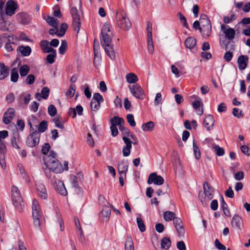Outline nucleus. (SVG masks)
Wrapping results in <instances>:
<instances>
[{
	"label": "nucleus",
	"instance_id": "obj_46",
	"mask_svg": "<svg viewBox=\"0 0 250 250\" xmlns=\"http://www.w3.org/2000/svg\"><path fill=\"white\" fill-rule=\"evenodd\" d=\"M50 53V54L47 56L46 60L49 64H52L55 62V58L56 56V51Z\"/></svg>",
	"mask_w": 250,
	"mask_h": 250
},
{
	"label": "nucleus",
	"instance_id": "obj_8",
	"mask_svg": "<svg viewBox=\"0 0 250 250\" xmlns=\"http://www.w3.org/2000/svg\"><path fill=\"white\" fill-rule=\"evenodd\" d=\"M40 134L35 131L29 135L26 140V144L30 147H33L38 145L40 142Z\"/></svg>",
	"mask_w": 250,
	"mask_h": 250
},
{
	"label": "nucleus",
	"instance_id": "obj_27",
	"mask_svg": "<svg viewBox=\"0 0 250 250\" xmlns=\"http://www.w3.org/2000/svg\"><path fill=\"white\" fill-rule=\"evenodd\" d=\"M46 22L50 26L57 28L59 24V21L50 16H46L44 18Z\"/></svg>",
	"mask_w": 250,
	"mask_h": 250
},
{
	"label": "nucleus",
	"instance_id": "obj_12",
	"mask_svg": "<svg viewBox=\"0 0 250 250\" xmlns=\"http://www.w3.org/2000/svg\"><path fill=\"white\" fill-rule=\"evenodd\" d=\"M18 5L15 1L9 0L6 4L5 12L8 16L13 15L18 8Z\"/></svg>",
	"mask_w": 250,
	"mask_h": 250
},
{
	"label": "nucleus",
	"instance_id": "obj_48",
	"mask_svg": "<svg viewBox=\"0 0 250 250\" xmlns=\"http://www.w3.org/2000/svg\"><path fill=\"white\" fill-rule=\"evenodd\" d=\"M137 223L140 230L141 232L145 231L146 230V227L141 218H137Z\"/></svg>",
	"mask_w": 250,
	"mask_h": 250
},
{
	"label": "nucleus",
	"instance_id": "obj_52",
	"mask_svg": "<svg viewBox=\"0 0 250 250\" xmlns=\"http://www.w3.org/2000/svg\"><path fill=\"white\" fill-rule=\"evenodd\" d=\"M94 51L95 56H98L100 54V45L98 41L95 39L93 43Z\"/></svg>",
	"mask_w": 250,
	"mask_h": 250
},
{
	"label": "nucleus",
	"instance_id": "obj_6",
	"mask_svg": "<svg viewBox=\"0 0 250 250\" xmlns=\"http://www.w3.org/2000/svg\"><path fill=\"white\" fill-rule=\"evenodd\" d=\"M70 14L72 18L73 29L78 33L82 24L81 18L83 17V13L81 10L79 11L76 7H73L71 8Z\"/></svg>",
	"mask_w": 250,
	"mask_h": 250
},
{
	"label": "nucleus",
	"instance_id": "obj_31",
	"mask_svg": "<svg viewBox=\"0 0 250 250\" xmlns=\"http://www.w3.org/2000/svg\"><path fill=\"white\" fill-rule=\"evenodd\" d=\"M10 24V22L9 21L1 18L0 20V30L2 31H8Z\"/></svg>",
	"mask_w": 250,
	"mask_h": 250
},
{
	"label": "nucleus",
	"instance_id": "obj_43",
	"mask_svg": "<svg viewBox=\"0 0 250 250\" xmlns=\"http://www.w3.org/2000/svg\"><path fill=\"white\" fill-rule=\"evenodd\" d=\"M200 22L201 24V26H206L208 24L211 25L210 21L206 15H202L200 17Z\"/></svg>",
	"mask_w": 250,
	"mask_h": 250
},
{
	"label": "nucleus",
	"instance_id": "obj_13",
	"mask_svg": "<svg viewBox=\"0 0 250 250\" xmlns=\"http://www.w3.org/2000/svg\"><path fill=\"white\" fill-rule=\"evenodd\" d=\"M123 140L125 144V146L123 148V154L124 157H127L130 154L133 142L127 136H123Z\"/></svg>",
	"mask_w": 250,
	"mask_h": 250
},
{
	"label": "nucleus",
	"instance_id": "obj_56",
	"mask_svg": "<svg viewBox=\"0 0 250 250\" xmlns=\"http://www.w3.org/2000/svg\"><path fill=\"white\" fill-rule=\"evenodd\" d=\"M92 100L98 102L99 103H102L104 102V98L99 93H95L94 94Z\"/></svg>",
	"mask_w": 250,
	"mask_h": 250
},
{
	"label": "nucleus",
	"instance_id": "obj_28",
	"mask_svg": "<svg viewBox=\"0 0 250 250\" xmlns=\"http://www.w3.org/2000/svg\"><path fill=\"white\" fill-rule=\"evenodd\" d=\"M204 193L209 200L212 198L213 191L210 189L209 185L207 182H205L203 185Z\"/></svg>",
	"mask_w": 250,
	"mask_h": 250
},
{
	"label": "nucleus",
	"instance_id": "obj_44",
	"mask_svg": "<svg viewBox=\"0 0 250 250\" xmlns=\"http://www.w3.org/2000/svg\"><path fill=\"white\" fill-rule=\"evenodd\" d=\"M75 91V85L72 84H70L68 89L67 90L66 93V96L69 97L70 98H72L74 96Z\"/></svg>",
	"mask_w": 250,
	"mask_h": 250
},
{
	"label": "nucleus",
	"instance_id": "obj_57",
	"mask_svg": "<svg viewBox=\"0 0 250 250\" xmlns=\"http://www.w3.org/2000/svg\"><path fill=\"white\" fill-rule=\"evenodd\" d=\"M126 119L130 126L133 127L136 125V123L134 121V116L132 114H128L126 116Z\"/></svg>",
	"mask_w": 250,
	"mask_h": 250
},
{
	"label": "nucleus",
	"instance_id": "obj_7",
	"mask_svg": "<svg viewBox=\"0 0 250 250\" xmlns=\"http://www.w3.org/2000/svg\"><path fill=\"white\" fill-rule=\"evenodd\" d=\"M32 208L34 225L39 228L41 225V210L38 201L35 199L32 201Z\"/></svg>",
	"mask_w": 250,
	"mask_h": 250
},
{
	"label": "nucleus",
	"instance_id": "obj_33",
	"mask_svg": "<svg viewBox=\"0 0 250 250\" xmlns=\"http://www.w3.org/2000/svg\"><path fill=\"white\" fill-rule=\"evenodd\" d=\"M202 105V104L200 101H195L192 103L193 107L196 110L197 114L199 115H201L203 113L202 108H200Z\"/></svg>",
	"mask_w": 250,
	"mask_h": 250
},
{
	"label": "nucleus",
	"instance_id": "obj_34",
	"mask_svg": "<svg viewBox=\"0 0 250 250\" xmlns=\"http://www.w3.org/2000/svg\"><path fill=\"white\" fill-rule=\"evenodd\" d=\"M125 78L126 81L129 83H134L138 80L137 75L132 73L127 74Z\"/></svg>",
	"mask_w": 250,
	"mask_h": 250
},
{
	"label": "nucleus",
	"instance_id": "obj_20",
	"mask_svg": "<svg viewBox=\"0 0 250 250\" xmlns=\"http://www.w3.org/2000/svg\"><path fill=\"white\" fill-rule=\"evenodd\" d=\"M214 122L213 116L210 114L206 116L204 120L205 127L208 130H210L212 129Z\"/></svg>",
	"mask_w": 250,
	"mask_h": 250
},
{
	"label": "nucleus",
	"instance_id": "obj_29",
	"mask_svg": "<svg viewBox=\"0 0 250 250\" xmlns=\"http://www.w3.org/2000/svg\"><path fill=\"white\" fill-rule=\"evenodd\" d=\"M154 123L152 121H149L142 125V129L144 131L150 132L154 128Z\"/></svg>",
	"mask_w": 250,
	"mask_h": 250
},
{
	"label": "nucleus",
	"instance_id": "obj_35",
	"mask_svg": "<svg viewBox=\"0 0 250 250\" xmlns=\"http://www.w3.org/2000/svg\"><path fill=\"white\" fill-rule=\"evenodd\" d=\"M19 51L22 56H28L31 54V49L29 46H21L19 47Z\"/></svg>",
	"mask_w": 250,
	"mask_h": 250
},
{
	"label": "nucleus",
	"instance_id": "obj_23",
	"mask_svg": "<svg viewBox=\"0 0 250 250\" xmlns=\"http://www.w3.org/2000/svg\"><path fill=\"white\" fill-rule=\"evenodd\" d=\"M8 67L5 66L3 63L0 62V80L4 79L8 76Z\"/></svg>",
	"mask_w": 250,
	"mask_h": 250
},
{
	"label": "nucleus",
	"instance_id": "obj_55",
	"mask_svg": "<svg viewBox=\"0 0 250 250\" xmlns=\"http://www.w3.org/2000/svg\"><path fill=\"white\" fill-rule=\"evenodd\" d=\"M50 90L47 87H44L41 91V96L44 99H47L49 96Z\"/></svg>",
	"mask_w": 250,
	"mask_h": 250
},
{
	"label": "nucleus",
	"instance_id": "obj_2",
	"mask_svg": "<svg viewBox=\"0 0 250 250\" xmlns=\"http://www.w3.org/2000/svg\"><path fill=\"white\" fill-rule=\"evenodd\" d=\"M57 154L53 151H51L49 155L44 156L43 161L47 169L45 171H51L55 173H61L63 172V168L61 162L56 158Z\"/></svg>",
	"mask_w": 250,
	"mask_h": 250
},
{
	"label": "nucleus",
	"instance_id": "obj_45",
	"mask_svg": "<svg viewBox=\"0 0 250 250\" xmlns=\"http://www.w3.org/2000/svg\"><path fill=\"white\" fill-rule=\"evenodd\" d=\"M177 16L178 17L179 20L183 24V26L188 29V25L187 23L186 17L180 12L178 13Z\"/></svg>",
	"mask_w": 250,
	"mask_h": 250
},
{
	"label": "nucleus",
	"instance_id": "obj_17",
	"mask_svg": "<svg viewBox=\"0 0 250 250\" xmlns=\"http://www.w3.org/2000/svg\"><path fill=\"white\" fill-rule=\"evenodd\" d=\"M15 116V110L10 108L5 112L3 117V122L7 125L9 124Z\"/></svg>",
	"mask_w": 250,
	"mask_h": 250
},
{
	"label": "nucleus",
	"instance_id": "obj_9",
	"mask_svg": "<svg viewBox=\"0 0 250 250\" xmlns=\"http://www.w3.org/2000/svg\"><path fill=\"white\" fill-rule=\"evenodd\" d=\"M129 89L132 94L136 98L141 100L144 99V92L139 85H133L129 86Z\"/></svg>",
	"mask_w": 250,
	"mask_h": 250
},
{
	"label": "nucleus",
	"instance_id": "obj_16",
	"mask_svg": "<svg viewBox=\"0 0 250 250\" xmlns=\"http://www.w3.org/2000/svg\"><path fill=\"white\" fill-rule=\"evenodd\" d=\"M221 29L224 32L227 39L229 40H232L234 39L235 36V31L233 28L229 27L226 29V25L225 24H222Z\"/></svg>",
	"mask_w": 250,
	"mask_h": 250
},
{
	"label": "nucleus",
	"instance_id": "obj_10",
	"mask_svg": "<svg viewBox=\"0 0 250 250\" xmlns=\"http://www.w3.org/2000/svg\"><path fill=\"white\" fill-rule=\"evenodd\" d=\"M164 183V178L161 176L158 175L155 172L151 173L147 179V183L149 185L154 183L156 185H162Z\"/></svg>",
	"mask_w": 250,
	"mask_h": 250
},
{
	"label": "nucleus",
	"instance_id": "obj_24",
	"mask_svg": "<svg viewBox=\"0 0 250 250\" xmlns=\"http://www.w3.org/2000/svg\"><path fill=\"white\" fill-rule=\"evenodd\" d=\"M242 223V220L241 217L238 215H234L232 217L231 221V224L232 226L235 228L240 229Z\"/></svg>",
	"mask_w": 250,
	"mask_h": 250
},
{
	"label": "nucleus",
	"instance_id": "obj_11",
	"mask_svg": "<svg viewBox=\"0 0 250 250\" xmlns=\"http://www.w3.org/2000/svg\"><path fill=\"white\" fill-rule=\"evenodd\" d=\"M17 19L19 22L23 25L29 24L31 22V16L25 12L18 13L17 15Z\"/></svg>",
	"mask_w": 250,
	"mask_h": 250
},
{
	"label": "nucleus",
	"instance_id": "obj_63",
	"mask_svg": "<svg viewBox=\"0 0 250 250\" xmlns=\"http://www.w3.org/2000/svg\"><path fill=\"white\" fill-rule=\"evenodd\" d=\"M35 76L32 74L29 75L26 79V83L29 85L33 84L35 82Z\"/></svg>",
	"mask_w": 250,
	"mask_h": 250
},
{
	"label": "nucleus",
	"instance_id": "obj_26",
	"mask_svg": "<svg viewBox=\"0 0 250 250\" xmlns=\"http://www.w3.org/2000/svg\"><path fill=\"white\" fill-rule=\"evenodd\" d=\"M70 182L72 188H75L78 192H81L82 189L79 186L77 178L76 176L71 175L70 176Z\"/></svg>",
	"mask_w": 250,
	"mask_h": 250
},
{
	"label": "nucleus",
	"instance_id": "obj_1",
	"mask_svg": "<svg viewBox=\"0 0 250 250\" xmlns=\"http://www.w3.org/2000/svg\"><path fill=\"white\" fill-rule=\"evenodd\" d=\"M101 44L108 57L114 60L116 58L113 45L111 43L112 33L107 24H104L101 31Z\"/></svg>",
	"mask_w": 250,
	"mask_h": 250
},
{
	"label": "nucleus",
	"instance_id": "obj_36",
	"mask_svg": "<svg viewBox=\"0 0 250 250\" xmlns=\"http://www.w3.org/2000/svg\"><path fill=\"white\" fill-rule=\"evenodd\" d=\"M161 249L167 250L171 246V241L169 238L164 237L161 240Z\"/></svg>",
	"mask_w": 250,
	"mask_h": 250
},
{
	"label": "nucleus",
	"instance_id": "obj_49",
	"mask_svg": "<svg viewBox=\"0 0 250 250\" xmlns=\"http://www.w3.org/2000/svg\"><path fill=\"white\" fill-rule=\"evenodd\" d=\"M67 47V44L65 40H62L59 51L60 54H64Z\"/></svg>",
	"mask_w": 250,
	"mask_h": 250
},
{
	"label": "nucleus",
	"instance_id": "obj_61",
	"mask_svg": "<svg viewBox=\"0 0 250 250\" xmlns=\"http://www.w3.org/2000/svg\"><path fill=\"white\" fill-rule=\"evenodd\" d=\"M50 146L48 143H45L42 146V152L44 154L45 156L47 155V153L48 152Z\"/></svg>",
	"mask_w": 250,
	"mask_h": 250
},
{
	"label": "nucleus",
	"instance_id": "obj_37",
	"mask_svg": "<svg viewBox=\"0 0 250 250\" xmlns=\"http://www.w3.org/2000/svg\"><path fill=\"white\" fill-rule=\"evenodd\" d=\"M67 28L68 25L66 23H62L60 30H57L56 35L59 37H62L64 35Z\"/></svg>",
	"mask_w": 250,
	"mask_h": 250
},
{
	"label": "nucleus",
	"instance_id": "obj_5",
	"mask_svg": "<svg viewBox=\"0 0 250 250\" xmlns=\"http://www.w3.org/2000/svg\"><path fill=\"white\" fill-rule=\"evenodd\" d=\"M11 191L13 205L18 211H22L24 204L19 189L17 187L13 186L12 187Z\"/></svg>",
	"mask_w": 250,
	"mask_h": 250
},
{
	"label": "nucleus",
	"instance_id": "obj_64",
	"mask_svg": "<svg viewBox=\"0 0 250 250\" xmlns=\"http://www.w3.org/2000/svg\"><path fill=\"white\" fill-rule=\"evenodd\" d=\"M241 150L245 155L247 156L250 155V149L247 146L243 145L241 146Z\"/></svg>",
	"mask_w": 250,
	"mask_h": 250
},
{
	"label": "nucleus",
	"instance_id": "obj_62",
	"mask_svg": "<svg viewBox=\"0 0 250 250\" xmlns=\"http://www.w3.org/2000/svg\"><path fill=\"white\" fill-rule=\"evenodd\" d=\"M233 115L238 118H240L242 116V111H239V109L237 108H233L232 109Z\"/></svg>",
	"mask_w": 250,
	"mask_h": 250
},
{
	"label": "nucleus",
	"instance_id": "obj_51",
	"mask_svg": "<svg viewBox=\"0 0 250 250\" xmlns=\"http://www.w3.org/2000/svg\"><path fill=\"white\" fill-rule=\"evenodd\" d=\"M53 122L56 127L60 128H63L64 125L62 123V118L60 117H57L53 119Z\"/></svg>",
	"mask_w": 250,
	"mask_h": 250
},
{
	"label": "nucleus",
	"instance_id": "obj_39",
	"mask_svg": "<svg viewBox=\"0 0 250 250\" xmlns=\"http://www.w3.org/2000/svg\"><path fill=\"white\" fill-rule=\"evenodd\" d=\"M30 70V67L27 65H23L20 67L19 69L20 74L21 77L27 75Z\"/></svg>",
	"mask_w": 250,
	"mask_h": 250
},
{
	"label": "nucleus",
	"instance_id": "obj_47",
	"mask_svg": "<svg viewBox=\"0 0 250 250\" xmlns=\"http://www.w3.org/2000/svg\"><path fill=\"white\" fill-rule=\"evenodd\" d=\"M47 122L46 121H42L39 125L38 130L40 132H44L47 128Z\"/></svg>",
	"mask_w": 250,
	"mask_h": 250
},
{
	"label": "nucleus",
	"instance_id": "obj_41",
	"mask_svg": "<svg viewBox=\"0 0 250 250\" xmlns=\"http://www.w3.org/2000/svg\"><path fill=\"white\" fill-rule=\"evenodd\" d=\"M111 210L109 207L105 206L103 208L101 212V213L103 217H105L108 219L111 214Z\"/></svg>",
	"mask_w": 250,
	"mask_h": 250
},
{
	"label": "nucleus",
	"instance_id": "obj_53",
	"mask_svg": "<svg viewBox=\"0 0 250 250\" xmlns=\"http://www.w3.org/2000/svg\"><path fill=\"white\" fill-rule=\"evenodd\" d=\"M48 113L51 117H54L57 113V109L53 104H50L48 107Z\"/></svg>",
	"mask_w": 250,
	"mask_h": 250
},
{
	"label": "nucleus",
	"instance_id": "obj_18",
	"mask_svg": "<svg viewBox=\"0 0 250 250\" xmlns=\"http://www.w3.org/2000/svg\"><path fill=\"white\" fill-rule=\"evenodd\" d=\"M249 61L248 57L245 55H240L237 59L238 68L240 70H243L247 67Z\"/></svg>",
	"mask_w": 250,
	"mask_h": 250
},
{
	"label": "nucleus",
	"instance_id": "obj_38",
	"mask_svg": "<svg viewBox=\"0 0 250 250\" xmlns=\"http://www.w3.org/2000/svg\"><path fill=\"white\" fill-rule=\"evenodd\" d=\"M230 17L226 16H224L223 18V21L226 24L229 23L232 21H235L236 19L235 15L234 12L231 11L230 12Z\"/></svg>",
	"mask_w": 250,
	"mask_h": 250
},
{
	"label": "nucleus",
	"instance_id": "obj_21",
	"mask_svg": "<svg viewBox=\"0 0 250 250\" xmlns=\"http://www.w3.org/2000/svg\"><path fill=\"white\" fill-rule=\"evenodd\" d=\"M40 46L42 49V50L44 53H50L54 52V50L52 48L49 44V42L47 41L43 40L40 42Z\"/></svg>",
	"mask_w": 250,
	"mask_h": 250
},
{
	"label": "nucleus",
	"instance_id": "obj_3",
	"mask_svg": "<svg viewBox=\"0 0 250 250\" xmlns=\"http://www.w3.org/2000/svg\"><path fill=\"white\" fill-rule=\"evenodd\" d=\"M45 175L47 178L50 180L51 184L53 185L56 190L62 195H67V192L66 189L63 183L61 180L57 178L50 171H45Z\"/></svg>",
	"mask_w": 250,
	"mask_h": 250
},
{
	"label": "nucleus",
	"instance_id": "obj_15",
	"mask_svg": "<svg viewBox=\"0 0 250 250\" xmlns=\"http://www.w3.org/2000/svg\"><path fill=\"white\" fill-rule=\"evenodd\" d=\"M36 186L39 196L42 199L46 200L48 194L45 186L40 182L37 183Z\"/></svg>",
	"mask_w": 250,
	"mask_h": 250
},
{
	"label": "nucleus",
	"instance_id": "obj_14",
	"mask_svg": "<svg viewBox=\"0 0 250 250\" xmlns=\"http://www.w3.org/2000/svg\"><path fill=\"white\" fill-rule=\"evenodd\" d=\"M173 224L179 236H183L185 234V229L182 224V221L180 218L175 217Z\"/></svg>",
	"mask_w": 250,
	"mask_h": 250
},
{
	"label": "nucleus",
	"instance_id": "obj_50",
	"mask_svg": "<svg viewBox=\"0 0 250 250\" xmlns=\"http://www.w3.org/2000/svg\"><path fill=\"white\" fill-rule=\"evenodd\" d=\"M213 148L215 151L216 154L218 156H221L224 154L225 151L223 148L217 145L214 146Z\"/></svg>",
	"mask_w": 250,
	"mask_h": 250
},
{
	"label": "nucleus",
	"instance_id": "obj_25",
	"mask_svg": "<svg viewBox=\"0 0 250 250\" xmlns=\"http://www.w3.org/2000/svg\"><path fill=\"white\" fill-rule=\"evenodd\" d=\"M185 44L188 48L191 49L196 45V40L194 37H189L186 39Z\"/></svg>",
	"mask_w": 250,
	"mask_h": 250
},
{
	"label": "nucleus",
	"instance_id": "obj_22",
	"mask_svg": "<svg viewBox=\"0 0 250 250\" xmlns=\"http://www.w3.org/2000/svg\"><path fill=\"white\" fill-rule=\"evenodd\" d=\"M200 31L202 34V36L205 38H208L211 33V25H207L203 26L200 28Z\"/></svg>",
	"mask_w": 250,
	"mask_h": 250
},
{
	"label": "nucleus",
	"instance_id": "obj_42",
	"mask_svg": "<svg viewBox=\"0 0 250 250\" xmlns=\"http://www.w3.org/2000/svg\"><path fill=\"white\" fill-rule=\"evenodd\" d=\"M175 214L170 211H167L164 213V218L166 221H170L175 218Z\"/></svg>",
	"mask_w": 250,
	"mask_h": 250
},
{
	"label": "nucleus",
	"instance_id": "obj_32",
	"mask_svg": "<svg viewBox=\"0 0 250 250\" xmlns=\"http://www.w3.org/2000/svg\"><path fill=\"white\" fill-rule=\"evenodd\" d=\"M125 247V250H134V243L130 236H127Z\"/></svg>",
	"mask_w": 250,
	"mask_h": 250
},
{
	"label": "nucleus",
	"instance_id": "obj_54",
	"mask_svg": "<svg viewBox=\"0 0 250 250\" xmlns=\"http://www.w3.org/2000/svg\"><path fill=\"white\" fill-rule=\"evenodd\" d=\"M100 103L98 102L91 100L90 104L91 110L95 111H97L100 107Z\"/></svg>",
	"mask_w": 250,
	"mask_h": 250
},
{
	"label": "nucleus",
	"instance_id": "obj_40",
	"mask_svg": "<svg viewBox=\"0 0 250 250\" xmlns=\"http://www.w3.org/2000/svg\"><path fill=\"white\" fill-rule=\"evenodd\" d=\"M19 78L18 70L16 68L12 69L11 72V81L14 83L17 82Z\"/></svg>",
	"mask_w": 250,
	"mask_h": 250
},
{
	"label": "nucleus",
	"instance_id": "obj_58",
	"mask_svg": "<svg viewBox=\"0 0 250 250\" xmlns=\"http://www.w3.org/2000/svg\"><path fill=\"white\" fill-rule=\"evenodd\" d=\"M193 148L196 158L199 159L201 157L200 149L194 142L193 143Z\"/></svg>",
	"mask_w": 250,
	"mask_h": 250
},
{
	"label": "nucleus",
	"instance_id": "obj_19",
	"mask_svg": "<svg viewBox=\"0 0 250 250\" xmlns=\"http://www.w3.org/2000/svg\"><path fill=\"white\" fill-rule=\"evenodd\" d=\"M128 167V163L127 161L123 160L119 162L118 166V170L120 174H123L124 177H126Z\"/></svg>",
	"mask_w": 250,
	"mask_h": 250
},
{
	"label": "nucleus",
	"instance_id": "obj_30",
	"mask_svg": "<svg viewBox=\"0 0 250 250\" xmlns=\"http://www.w3.org/2000/svg\"><path fill=\"white\" fill-rule=\"evenodd\" d=\"M110 122L111 125H114L115 126L119 125V127L121 126V125H122L125 123L123 118L118 116H115L112 118L110 120Z\"/></svg>",
	"mask_w": 250,
	"mask_h": 250
},
{
	"label": "nucleus",
	"instance_id": "obj_4",
	"mask_svg": "<svg viewBox=\"0 0 250 250\" xmlns=\"http://www.w3.org/2000/svg\"><path fill=\"white\" fill-rule=\"evenodd\" d=\"M115 19L117 25L123 30H128L131 28V23L124 11H117Z\"/></svg>",
	"mask_w": 250,
	"mask_h": 250
},
{
	"label": "nucleus",
	"instance_id": "obj_59",
	"mask_svg": "<svg viewBox=\"0 0 250 250\" xmlns=\"http://www.w3.org/2000/svg\"><path fill=\"white\" fill-rule=\"evenodd\" d=\"M120 130L122 132L123 136H127V137H129L130 135V131L128 128L124 127L123 125H121L119 127Z\"/></svg>",
	"mask_w": 250,
	"mask_h": 250
},
{
	"label": "nucleus",
	"instance_id": "obj_60",
	"mask_svg": "<svg viewBox=\"0 0 250 250\" xmlns=\"http://www.w3.org/2000/svg\"><path fill=\"white\" fill-rule=\"evenodd\" d=\"M214 244H215L216 248L217 249H218V250H226V247L224 245L222 244L220 242L219 240L217 239H216L215 240Z\"/></svg>",
	"mask_w": 250,
	"mask_h": 250
}]
</instances>
